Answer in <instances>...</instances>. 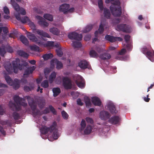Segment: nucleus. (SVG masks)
<instances>
[{"label":"nucleus","instance_id":"nucleus-1","mask_svg":"<svg viewBox=\"0 0 154 154\" xmlns=\"http://www.w3.org/2000/svg\"><path fill=\"white\" fill-rule=\"evenodd\" d=\"M57 125L56 122H54L50 127L45 126H42L40 129L42 137L44 138L42 135V134H45L48 133V140L52 141L54 140L57 139L59 137V135L58 130L57 128Z\"/></svg>","mask_w":154,"mask_h":154},{"label":"nucleus","instance_id":"nucleus-2","mask_svg":"<svg viewBox=\"0 0 154 154\" xmlns=\"http://www.w3.org/2000/svg\"><path fill=\"white\" fill-rule=\"evenodd\" d=\"M26 99L27 100L32 110V115L35 118L37 116L38 120L40 118L42 114H46L49 113L50 112V109L49 106L48 107H46L44 109L43 113L40 112V110L37 109L36 103L34 101V100L32 98H31L29 96L26 97Z\"/></svg>","mask_w":154,"mask_h":154},{"label":"nucleus","instance_id":"nucleus-3","mask_svg":"<svg viewBox=\"0 0 154 154\" xmlns=\"http://www.w3.org/2000/svg\"><path fill=\"white\" fill-rule=\"evenodd\" d=\"M14 100L16 105L11 101L9 103V106L14 111H19L21 109L22 106L25 107L27 106V103L25 102V100L18 95H14Z\"/></svg>","mask_w":154,"mask_h":154},{"label":"nucleus","instance_id":"nucleus-4","mask_svg":"<svg viewBox=\"0 0 154 154\" xmlns=\"http://www.w3.org/2000/svg\"><path fill=\"white\" fill-rule=\"evenodd\" d=\"M114 0H105L106 3L111 2L112 5L110 7V9L112 14L114 16L119 17L122 14V8L120 6V3L119 0L114 1L112 3L111 2Z\"/></svg>","mask_w":154,"mask_h":154},{"label":"nucleus","instance_id":"nucleus-5","mask_svg":"<svg viewBox=\"0 0 154 154\" xmlns=\"http://www.w3.org/2000/svg\"><path fill=\"white\" fill-rule=\"evenodd\" d=\"M62 79V85L66 89H71L72 88V82L71 80L67 77L60 76L58 77L55 80V82L58 84L61 83V79Z\"/></svg>","mask_w":154,"mask_h":154},{"label":"nucleus","instance_id":"nucleus-6","mask_svg":"<svg viewBox=\"0 0 154 154\" xmlns=\"http://www.w3.org/2000/svg\"><path fill=\"white\" fill-rule=\"evenodd\" d=\"M141 51L152 62L154 61V52L151 47L147 48L144 47L142 48Z\"/></svg>","mask_w":154,"mask_h":154},{"label":"nucleus","instance_id":"nucleus-7","mask_svg":"<svg viewBox=\"0 0 154 154\" xmlns=\"http://www.w3.org/2000/svg\"><path fill=\"white\" fill-rule=\"evenodd\" d=\"M5 79L7 83L10 85L12 86L15 90L17 89L20 87V80L15 79L13 81L12 79L8 75H5Z\"/></svg>","mask_w":154,"mask_h":154},{"label":"nucleus","instance_id":"nucleus-8","mask_svg":"<svg viewBox=\"0 0 154 154\" xmlns=\"http://www.w3.org/2000/svg\"><path fill=\"white\" fill-rule=\"evenodd\" d=\"M81 127L79 128V131L80 132L84 130V134H90L92 131V127L90 125H87L86 126L85 121L84 119H82L80 124Z\"/></svg>","mask_w":154,"mask_h":154},{"label":"nucleus","instance_id":"nucleus-9","mask_svg":"<svg viewBox=\"0 0 154 154\" xmlns=\"http://www.w3.org/2000/svg\"><path fill=\"white\" fill-rule=\"evenodd\" d=\"M20 61L19 58H16L15 61H13L12 62L14 72L15 73H17L18 69L21 70L23 69L26 67L25 65L20 63Z\"/></svg>","mask_w":154,"mask_h":154},{"label":"nucleus","instance_id":"nucleus-10","mask_svg":"<svg viewBox=\"0 0 154 154\" xmlns=\"http://www.w3.org/2000/svg\"><path fill=\"white\" fill-rule=\"evenodd\" d=\"M15 16L17 19L18 20H20L21 22L23 23H25L27 22H28V23L30 26L33 27H35V26L34 23L30 21L29 18L27 17H24L21 19L20 14L18 13H17L15 14Z\"/></svg>","mask_w":154,"mask_h":154},{"label":"nucleus","instance_id":"nucleus-11","mask_svg":"<svg viewBox=\"0 0 154 154\" xmlns=\"http://www.w3.org/2000/svg\"><path fill=\"white\" fill-rule=\"evenodd\" d=\"M116 29L118 31H122L126 32H130L131 31L130 26L128 25L123 24L118 25Z\"/></svg>","mask_w":154,"mask_h":154},{"label":"nucleus","instance_id":"nucleus-12","mask_svg":"<svg viewBox=\"0 0 154 154\" xmlns=\"http://www.w3.org/2000/svg\"><path fill=\"white\" fill-rule=\"evenodd\" d=\"M107 28V24L105 19H102L101 20V23L99 27L98 30H97L95 32V36L97 37L98 34L99 33L100 34L103 33V28Z\"/></svg>","mask_w":154,"mask_h":154},{"label":"nucleus","instance_id":"nucleus-13","mask_svg":"<svg viewBox=\"0 0 154 154\" xmlns=\"http://www.w3.org/2000/svg\"><path fill=\"white\" fill-rule=\"evenodd\" d=\"M28 38L32 42H35L39 46H42L44 45L42 41L38 40L35 35L31 33H29L27 35Z\"/></svg>","mask_w":154,"mask_h":154},{"label":"nucleus","instance_id":"nucleus-14","mask_svg":"<svg viewBox=\"0 0 154 154\" xmlns=\"http://www.w3.org/2000/svg\"><path fill=\"white\" fill-rule=\"evenodd\" d=\"M68 37L70 39L80 41L82 38V34H79L75 32H72L68 34Z\"/></svg>","mask_w":154,"mask_h":154},{"label":"nucleus","instance_id":"nucleus-15","mask_svg":"<svg viewBox=\"0 0 154 154\" xmlns=\"http://www.w3.org/2000/svg\"><path fill=\"white\" fill-rule=\"evenodd\" d=\"M106 108L109 110L112 114L116 113L117 112L115 105L111 101H108L107 102Z\"/></svg>","mask_w":154,"mask_h":154},{"label":"nucleus","instance_id":"nucleus-16","mask_svg":"<svg viewBox=\"0 0 154 154\" xmlns=\"http://www.w3.org/2000/svg\"><path fill=\"white\" fill-rule=\"evenodd\" d=\"M75 83L80 88H84L85 86L84 79L80 75H77Z\"/></svg>","mask_w":154,"mask_h":154},{"label":"nucleus","instance_id":"nucleus-17","mask_svg":"<svg viewBox=\"0 0 154 154\" xmlns=\"http://www.w3.org/2000/svg\"><path fill=\"white\" fill-rule=\"evenodd\" d=\"M36 18L39 20L38 23L40 26L44 28L47 27L48 26L49 23L45 21V19L42 17L39 16H37Z\"/></svg>","mask_w":154,"mask_h":154},{"label":"nucleus","instance_id":"nucleus-18","mask_svg":"<svg viewBox=\"0 0 154 154\" xmlns=\"http://www.w3.org/2000/svg\"><path fill=\"white\" fill-rule=\"evenodd\" d=\"M130 38V36L128 35H125L124 36L125 39L127 43L126 48L128 51H131L132 48V46L131 42H129Z\"/></svg>","mask_w":154,"mask_h":154},{"label":"nucleus","instance_id":"nucleus-19","mask_svg":"<svg viewBox=\"0 0 154 154\" xmlns=\"http://www.w3.org/2000/svg\"><path fill=\"white\" fill-rule=\"evenodd\" d=\"M9 53H12L13 52V50L12 48L10 46L8 45L6 47H2V48H0V54L2 55H4L6 53V51Z\"/></svg>","mask_w":154,"mask_h":154},{"label":"nucleus","instance_id":"nucleus-20","mask_svg":"<svg viewBox=\"0 0 154 154\" xmlns=\"http://www.w3.org/2000/svg\"><path fill=\"white\" fill-rule=\"evenodd\" d=\"M126 52V50L125 49L123 48L119 52V55L118 56L116 57V59L118 60H123L124 61L127 60H128V56L121 57L120 55L124 54Z\"/></svg>","mask_w":154,"mask_h":154},{"label":"nucleus","instance_id":"nucleus-21","mask_svg":"<svg viewBox=\"0 0 154 154\" xmlns=\"http://www.w3.org/2000/svg\"><path fill=\"white\" fill-rule=\"evenodd\" d=\"M36 32L38 35L41 36L42 38L44 40H45L43 38V37H47L48 38H50V36L49 34L42 30L37 29L36 30Z\"/></svg>","mask_w":154,"mask_h":154},{"label":"nucleus","instance_id":"nucleus-22","mask_svg":"<svg viewBox=\"0 0 154 154\" xmlns=\"http://www.w3.org/2000/svg\"><path fill=\"white\" fill-rule=\"evenodd\" d=\"M69 8V5L68 4H62L60 6L59 10L60 12H63L64 14L67 13L68 9Z\"/></svg>","mask_w":154,"mask_h":154},{"label":"nucleus","instance_id":"nucleus-23","mask_svg":"<svg viewBox=\"0 0 154 154\" xmlns=\"http://www.w3.org/2000/svg\"><path fill=\"white\" fill-rule=\"evenodd\" d=\"M55 47L57 49L56 50L57 55L59 57H61L63 55V52L62 51V48L59 43H56L54 45Z\"/></svg>","mask_w":154,"mask_h":154},{"label":"nucleus","instance_id":"nucleus-24","mask_svg":"<svg viewBox=\"0 0 154 154\" xmlns=\"http://www.w3.org/2000/svg\"><path fill=\"white\" fill-rule=\"evenodd\" d=\"M35 67L34 66H30L27 68L23 74L24 77H27L29 75L31 74L33 71L35 69Z\"/></svg>","mask_w":154,"mask_h":154},{"label":"nucleus","instance_id":"nucleus-25","mask_svg":"<svg viewBox=\"0 0 154 154\" xmlns=\"http://www.w3.org/2000/svg\"><path fill=\"white\" fill-rule=\"evenodd\" d=\"M120 117L118 116H115L111 117L109 120V123L113 124H116L120 121Z\"/></svg>","mask_w":154,"mask_h":154},{"label":"nucleus","instance_id":"nucleus-26","mask_svg":"<svg viewBox=\"0 0 154 154\" xmlns=\"http://www.w3.org/2000/svg\"><path fill=\"white\" fill-rule=\"evenodd\" d=\"M100 116L102 119L105 120L109 117L110 115L108 112L103 111L100 112Z\"/></svg>","mask_w":154,"mask_h":154},{"label":"nucleus","instance_id":"nucleus-27","mask_svg":"<svg viewBox=\"0 0 154 154\" xmlns=\"http://www.w3.org/2000/svg\"><path fill=\"white\" fill-rule=\"evenodd\" d=\"M78 65L81 68L85 69L88 68L89 63L86 61L83 60L81 61L79 63Z\"/></svg>","mask_w":154,"mask_h":154},{"label":"nucleus","instance_id":"nucleus-28","mask_svg":"<svg viewBox=\"0 0 154 154\" xmlns=\"http://www.w3.org/2000/svg\"><path fill=\"white\" fill-rule=\"evenodd\" d=\"M51 64H52L53 63H55L56 64V68L57 69H60L63 67L62 63L58 61L57 59H54L51 61Z\"/></svg>","mask_w":154,"mask_h":154},{"label":"nucleus","instance_id":"nucleus-29","mask_svg":"<svg viewBox=\"0 0 154 154\" xmlns=\"http://www.w3.org/2000/svg\"><path fill=\"white\" fill-rule=\"evenodd\" d=\"M92 102L95 106H100L101 104V102L100 99L97 97H94L92 98Z\"/></svg>","mask_w":154,"mask_h":154},{"label":"nucleus","instance_id":"nucleus-30","mask_svg":"<svg viewBox=\"0 0 154 154\" xmlns=\"http://www.w3.org/2000/svg\"><path fill=\"white\" fill-rule=\"evenodd\" d=\"M11 4L12 5L14 9L17 12H18L20 10V7L19 5L14 0H11Z\"/></svg>","mask_w":154,"mask_h":154},{"label":"nucleus","instance_id":"nucleus-31","mask_svg":"<svg viewBox=\"0 0 154 154\" xmlns=\"http://www.w3.org/2000/svg\"><path fill=\"white\" fill-rule=\"evenodd\" d=\"M49 31L51 33L55 35H58L60 33V31L57 28L53 27L49 29Z\"/></svg>","mask_w":154,"mask_h":154},{"label":"nucleus","instance_id":"nucleus-32","mask_svg":"<svg viewBox=\"0 0 154 154\" xmlns=\"http://www.w3.org/2000/svg\"><path fill=\"white\" fill-rule=\"evenodd\" d=\"M99 57L101 59L107 60L111 58V56L110 54L106 53L101 54Z\"/></svg>","mask_w":154,"mask_h":154},{"label":"nucleus","instance_id":"nucleus-33","mask_svg":"<svg viewBox=\"0 0 154 154\" xmlns=\"http://www.w3.org/2000/svg\"><path fill=\"white\" fill-rule=\"evenodd\" d=\"M17 53L19 55L24 58H27L29 56L28 54L22 50L18 51Z\"/></svg>","mask_w":154,"mask_h":154},{"label":"nucleus","instance_id":"nucleus-34","mask_svg":"<svg viewBox=\"0 0 154 154\" xmlns=\"http://www.w3.org/2000/svg\"><path fill=\"white\" fill-rule=\"evenodd\" d=\"M52 91L53 93V96L54 97H57L60 92V89L58 88H53Z\"/></svg>","mask_w":154,"mask_h":154},{"label":"nucleus","instance_id":"nucleus-35","mask_svg":"<svg viewBox=\"0 0 154 154\" xmlns=\"http://www.w3.org/2000/svg\"><path fill=\"white\" fill-rule=\"evenodd\" d=\"M21 41L25 45H27L29 44V42L27 39L24 36L21 35L20 37Z\"/></svg>","mask_w":154,"mask_h":154},{"label":"nucleus","instance_id":"nucleus-36","mask_svg":"<svg viewBox=\"0 0 154 154\" xmlns=\"http://www.w3.org/2000/svg\"><path fill=\"white\" fill-rule=\"evenodd\" d=\"M103 14L105 17L107 19L110 18V13L109 10L106 8L104 9Z\"/></svg>","mask_w":154,"mask_h":154},{"label":"nucleus","instance_id":"nucleus-37","mask_svg":"<svg viewBox=\"0 0 154 154\" xmlns=\"http://www.w3.org/2000/svg\"><path fill=\"white\" fill-rule=\"evenodd\" d=\"M105 39L111 42H115V37L109 35H106L105 37Z\"/></svg>","mask_w":154,"mask_h":154},{"label":"nucleus","instance_id":"nucleus-38","mask_svg":"<svg viewBox=\"0 0 154 154\" xmlns=\"http://www.w3.org/2000/svg\"><path fill=\"white\" fill-rule=\"evenodd\" d=\"M56 74L55 72H53L50 75L49 78V81L50 83H51L53 82L54 79L56 77Z\"/></svg>","mask_w":154,"mask_h":154},{"label":"nucleus","instance_id":"nucleus-39","mask_svg":"<svg viewBox=\"0 0 154 154\" xmlns=\"http://www.w3.org/2000/svg\"><path fill=\"white\" fill-rule=\"evenodd\" d=\"M84 100L86 106L89 107L91 106V103L90 98L87 97H84Z\"/></svg>","mask_w":154,"mask_h":154},{"label":"nucleus","instance_id":"nucleus-40","mask_svg":"<svg viewBox=\"0 0 154 154\" xmlns=\"http://www.w3.org/2000/svg\"><path fill=\"white\" fill-rule=\"evenodd\" d=\"M82 44L81 43L79 42H73L72 44V46L74 48H79L82 46Z\"/></svg>","mask_w":154,"mask_h":154},{"label":"nucleus","instance_id":"nucleus-41","mask_svg":"<svg viewBox=\"0 0 154 154\" xmlns=\"http://www.w3.org/2000/svg\"><path fill=\"white\" fill-rule=\"evenodd\" d=\"M5 68L9 73H10L11 72L12 69L11 63H9L8 64H5Z\"/></svg>","mask_w":154,"mask_h":154},{"label":"nucleus","instance_id":"nucleus-42","mask_svg":"<svg viewBox=\"0 0 154 154\" xmlns=\"http://www.w3.org/2000/svg\"><path fill=\"white\" fill-rule=\"evenodd\" d=\"M44 18L50 21H52L53 20V16L49 14H45L44 15Z\"/></svg>","mask_w":154,"mask_h":154},{"label":"nucleus","instance_id":"nucleus-43","mask_svg":"<svg viewBox=\"0 0 154 154\" xmlns=\"http://www.w3.org/2000/svg\"><path fill=\"white\" fill-rule=\"evenodd\" d=\"M53 55L51 53L45 54L42 57L45 60H47L49 59L52 58L53 57Z\"/></svg>","mask_w":154,"mask_h":154},{"label":"nucleus","instance_id":"nucleus-44","mask_svg":"<svg viewBox=\"0 0 154 154\" xmlns=\"http://www.w3.org/2000/svg\"><path fill=\"white\" fill-rule=\"evenodd\" d=\"M34 88V85L33 84H32L31 85L30 87L27 86H24V90L26 92H28L31 91Z\"/></svg>","mask_w":154,"mask_h":154},{"label":"nucleus","instance_id":"nucleus-45","mask_svg":"<svg viewBox=\"0 0 154 154\" xmlns=\"http://www.w3.org/2000/svg\"><path fill=\"white\" fill-rule=\"evenodd\" d=\"M93 28V26L92 25H89L87 26L84 29L83 32L84 33H87L89 32Z\"/></svg>","mask_w":154,"mask_h":154},{"label":"nucleus","instance_id":"nucleus-46","mask_svg":"<svg viewBox=\"0 0 154 154\" xmlns=\"http://www.w3.org/2000/svg\"><path fill=\"white\" fill-rule=\"evenodd\" d=\"M90 55L91 57H97L98 56V55L96 52L94 50H91L90 51Z\"/></svg>","mask_w":154,"mask_h":154},{"label":"nucleus","instance_id":"nucleus-47","mask_svg":"<svg viewBox=\"0 0 154 154\" xmlns=\"http://www.w3.org/2000/svg\"><path fill=\"white\" fill-rule=\"evenodd\" d=\"M41 85L44 88H47L49 86L48 82V80L44 81L41 83Z\"/></svg>","mask_w":154,"mask_h":154},{"label":"nucleus","instance_id":"nucleus-48","mask_svg":"<svg viewBox=\"0 0 154 154\" xmlns=\"http://www.w3.org/2000/svg\"><path fill=\"white\" fill-rule=\"evenodd\" d=\"M12 116L15 120H16L20 119V115L16 112H13L12 114Z\"/></svg>","mask_w":154,"mask_h":154},{"label":"nucleus","instance_id":"nucleus-49","mask_svg":"<svg viewBox=\"0 0 154 154\" xmlns=\"http://www.w3.org/2000/svg\"><path fill=\"white\" fill-rule=\"evenodd\" d=\"M98 6L100 11H102L103 10V7L102 0H99L98 1Z\"/></svg>","mask_w":154,"mask_h":154},{"label":"nucleus","instance_id":"nucleus-50","mask_svg":"<svg viewBox=\"0 0 154 154\" xmlns=\"http://www.w3.org/2000/svg\"><path fill=\"white\" fill-rule=\"evenodd\" d=\"M49 108L50 111H51L53 114L55 115L57 114L56 110L52 105H49Z\"/></svg>","mask_w":154,"mask_h":154},{"label":"nucleus","instance_id":"nucleus-51","mask_svg":"<svg viewBox=\"0 0 154 154\" xmlns=\"http://www.w3.org/2000/svg\"><path fill=\"white\" fill-rule=\"evenodd\" d=\"M85 120L88 123L92 124L94 123L93 120L91 118L87 117L85 118Z\"/></svg>","mask_w":154,"mask_h":154},{"label":"nucleus","instance_id":"nucleus-52","mask_svg":"<svg viewBox=\"0 0 154 154\" xmlns=\"http://www.w3.org/2000/svg\"><path fill=\"white\" fill-rule=\"evenodd\" d=\"M61 114L63 117L64 119H66L68 118V115L64 111H62L61 112Z\"/></svg>","mask_w":154,"mask_h":154},{"label":"nucleus","instance_id":"nucleus-53","mask_svg":"<svg viewBox=\"0 0 154 154\" xmlns=\"http://www.w3.org/2000/svg\"><path fill=\"white\" fill-rule=\"evenodd\" d=\"M31 50L37 51H39V47L36 45H34L31 47Z\"/></svg>","mask_w":154,"mask_h":154},{"label":"nucleus","instance_id":"nucleus-54","mask_svg":"<svg viewBox=\"0 0 154 154\" xmlns=\"http://www.w3.org/2000/svg\"><path fill=\"white\" fill-rule=\"evenodd\" d=\"M107 68L109 70V69H110L111 71H112L113 73H115L116 72V67H114L112 66H108Z\"/></svg>","mask_w":154,"mask_h":154},{"label":"nucleus","instance_id":"nucleus-55","mask_svg":"<svg viewBox=\"0 0 154 154\" xmlns=\"http://www.w3.org/2000/svg\"><path fill=\"white\" fill-rule=\"evenodd\" d=\"M120 21V19L118 18L114 19L112 20V23L114 24H118L119 23Z\"/></svg>","mask_w":154,"mask_h":154},{"label":"nucleus","instance_id":"nucleus-56","mask_svg":"<svg viewBox=\"0 0 154 154\" xmlns=\"http://www.w3.org/2000/svg\"><path fill=\"white\" fill-rule=\"evenodd\" d=\"M4 12L6 14H10V11L8 8L6 7L5 6L3 8Z\"/></svg>","mask_w":154,"mask_h":154},{"label":"nucleus","instance_id":"nucleus-57","mask_svg":"<svg viewBox=\"0 0 154 154\" xmlns=\"http://www.w3.org/2000/svg\"><path fill=\"white\" fill-rule=\"evenodd\" d=\"M26 77H24L23 75V78L21 79V82L23 83V84H25L27 82V80L25 78Z\"/></svg>","mask_w":154,"mask_h":154},{"label":"nucleus","instance_id":"nucleus-58","mask_svg":"<svg viewBox=\"0 0 154 154\" xmlns=\"http://www.w3.org/2000/svg\"><path fill=\"white\" fill-rule=\"evenodd\" d=\"M20 12L21 14L22 15H25L26 14V12L25 10L23 8H20V10L19 11Z\"/></svg>","mask_w":154,"mask_h":154},{"label":"nucleus","instance_id":"nucleus-59","mask_svg":"<svg viewBox=\"0 0 154 154\" xmlns=\"http://www.w3.org/2000/svg\"><path fill=\"white\" fill-rule=\"evenodd\" d=\"M77 104L79 105L82 106L83 105V103L82 102L80 99L78 98L77 100Z\"/></svg>","mask_w":154,"mask_h":154},{"label":"nucleus","instance_id":"nucleus-60","mask_svg":"<svg viewBox=\"0 0 154 154\" xmlns=\"http://www.w3.org/2000/svg\"><path fill=\"white\" fill-rule=\"evenodd\" d=\"M0 131L3 134V135H5V132L3 128L2 127V126L0 125Z\"/></svg>","mask_w":154,"mask_h":154},{"label":"nucleus","instance_id":"nucleus-61","mask_svg":"<svg viewBox=\"0 0 154 154\" xmlns=\"http://www.w3.org/2000/svg\"><path fill=\"white\" fill-rule=\"evenodd\" d=\"M91 38V36L89 35H86L84 37V40L86 41H88L90 40Z\"/></svg>","mask_w":154,"mask_h":154},{"label":"nucleus","instance_id":"nucleus-62","mask_svg":"<svg viewBox=\"0 0 154 154\" xmlns=\"http://www.w3.org/2000/svg\"><path fill=\"white\" fill-rule=\"evenodd\" d=\"M56 44V43H54L53 42H50L49 41L48 42V45L50 46H54L55 47L54 45Z\"/></svg>","mask_w":154,"mask_h":154},{"label":"nucleus","instance_id":"nucleus-63","mask_svg":"<svg viewBox=\"0 0 154 154\" xmlns=\"http://www.w3.org/2000/svg\"><path fill=\"white\" fill-rule=\"evenodd\" d=\"M4 111L3 109L1 106H0V115H3L4 113Z\"/></svg>","mask_w":154,"mask_h":154},{"label":"nucleus","instance_id":"nucleus-64","mask_svg":"<svg viewBox=\"0 0 154 154\" xmlns=\"http://www.w3.org/2000/svg\"><path fill=\"white\" fill-rule=\"evenodd\" d=\"M95 49L98 53H100L102 51V49L100 47H97Z\"/></svg>","mask_w":154,"mask_h":154}]
</instances>
